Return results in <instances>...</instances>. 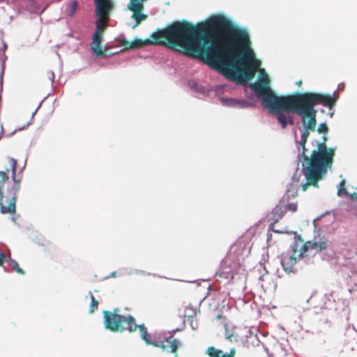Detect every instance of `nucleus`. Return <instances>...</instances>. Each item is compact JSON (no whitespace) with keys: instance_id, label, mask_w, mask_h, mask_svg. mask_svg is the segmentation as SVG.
<instances>
[{"instance_id":"1","label":"nucleus","mask_w":357,"mask_h":357,"mask_svg":"<svg viewBox=\"0 0 357 357\" xmlns=\"http://www.w3.org/2000/svg\"><path fill=\"white\" fill-rule=\"evenodd\" d=\"M123 44H129L130 49L151 45L174 50L179 47L185 56L204 61L231 81L252 79L260 66L250 49L247 30L223 15L214 16L197 26L187 20L176 21L158 29L150 38Z\"/></svg>"},{"instance_id":"2","label":"nucleus","mask_w":357,"mask_h":357,"mask_svg":"<svg viewBox=\"0 0 357 357\" xmlns=\"http://www.w3.org/2000/svg\"><path fill=\"white\" fill-rule=\"evenodd\" d=\"M310 131L304 128L299 142L298 149L302 148L301 156L305 161L303 171L306 183L301 185L303 191H306L310 185L318 187V182L322 179L328 169L331 168L335 156V149L326 146L327 138L326 136H323V141L317 142V149L313 150L310 155H308V150L305 147V144Z\"/></svg>"},{"instance_id":"3","label":"nucleus","mask_w":357,"mask_h":357,"mask_svg":"<svg viewBox=\"0 0 357 357\" xmlns=\"http://www.w3.org/2000/svg\"><path fill=\"white\" fill-rule=\"evenodd\" d=\"M310 131L304 128L299 142L298 149L302 148L301 156L305 161L303 171L306 183L301 185L303 191H306L310 185L318 187V182L322 179L328 169L331 168L335 156V149L326 146L327 138L326 136H323V141L317 142V149L313 150L310 155H308V150L305 147V144Z\"/></svg>"},{"instance_id":"4","label":"nucleus","mask_w":357,"mask_h":357,"mask_svg":"<svg viewBox=\"0 0 357 357\" xmlns=\"http://www.w3.org/2000/svg\"><path fill=\"white\" fill-rule=\"evenodd\" d=\"M338 96L335 93L332 96L312 92L296 93L278 101V105L286 109H291L294 113L301 115L303 120L308 118L305 128L314 132L317 124L314 106L320 104L332 108Z\"/></svg>"},{"instance_id":"5","label":"nucleus","mask_w":357,"mask_h":357,"mask_svg":"<svg viewBox=\"0 0 357 357\" xmlns=\"http://www.w3.org/2000/svg\"><path fill=\"white\" fill-rule=\"evenodd\" d=\"M269 78L265 73L261 76L259 81L252 84V89L256 92L259 98H262V105L264 107L269 109L270 112L277 114V119L283 129L287 128L288 123L294 125V120L293 116L286 114L284 112H294L291 109H286L278 105V101L282 99L285 96H278L269 87Z\"/></svg>"},{"instance_id":"6","label":"nucleus","mask_w":357,"mask_h":357,"mask_svg":"<svg viewBox=\"0 0 357 357\" xmlns=\"http://www.w3.org/2000/svg\"><path fill=\"white\" fill-rule=\"evenodd\" d=\"M119 312V310L118 308L114 309L113 312L107 310L103 312L105 328L112 332H123L128 330L130 333L135 332L138 328L140 331L141 337L146 344L154 347V344H156L157 342L151 340V336L144 324L137 325L133 317L130 315L126 317L120 314Z\"/></svg>"},{"instance_id":"7","label":"nucleus","mask_w":357,"mask_h":357,"mask_svg":"<svg viewBox=\"0 0 357 357\" xmlns=\"http://www.w3.org/2000/svg\"><path fill=\"white\" fill-rule=\"evenodd\" d=\"M115 4H112L98 10H95L96 16V31L93 36V40L91 44V49L98 56H105V52L102 49V35L107 28L108 22L110 20V15L114 10Z\"/></svg>"},{"instance_id":"8","label":"nucleus","mask_w":357,"mask_h":357,"mask_svg":"<svg viewBox=\"0 0 357 357\" xmlns=\"http://www.w3.org/2000/svg\"><path fill=\"white\" fill-rule=\"evenodd\" d=\"M10 168L0 171V189L2 195V204H9V199L15 197L20 189L19 181L16 179L17 161L14 158L8 160Z\"/></svg>"},{"instance_id":"9","label":"nucleus","mask_w":357,"mask_h":357,"mask_svg":"<svg viewBox=\"0 0 357 357\" xmlns=\"http://www.w3.org/2000/svg\"><path fill=\"white\" fill-rule=\"evenodd\" d=\"M328 246V242L324 238H314L313 241L303 243L301 236L294 237V243L292 245L293 255H297L300 257L307 255L310 250H315L318 252L326 250Z\"/></svg>"},{"instance_id":"10","label":"nucleus","mask_w":357,"mask_h":357,"mask_svg":"<svg viewBox=\"0 0 357 357\" xmlns=\"http://www.w3.org/2000/svg\"><path fill=\"white\" fill-rule=\"evenodd\" d=\"M181 345V342L174 338L173 335L167 337L162 341L157 342L156 344H154V347L161 348L162 351L174 354V357H178L177 350Z\"/></svg>"},{"instance_id":"11","label":"nucleus","mask_w":357,"mask_h":357,"mask_svg":"<svg viewBox=\"0 0 357 357\" xmlns=\"http://www.w3.org/2000/svg\"><path fill=\"white\" fill-rule=\"evenodd\" d=\"M209 357H235L236 351L234 347L229 349V352H224L222 350L216 349L214 347H209L206 351Z\"/></svg>"},{"instance_id":"12","label":"nucleus","mask_w":357,"mask_h":357,"mask_svg":"<svg viewBox=\"0 0 357 357\" xmlns=\"http://www.w3.org/2000/svg\"><path fill=\"white\" fill-rule=\"evenodd\" d=\"M221 102L225 106L238 108H245L251 105L248 101L234 98H221Z\"/></svg>"},{"instance_id":"13","label":"nucleus","mask_w":357,"mask_h":357,"mask_svg":"<svg viewBox=\"0 0 357 357\" xmlns=\"http://www.w3.org/2000/svg\"><path fill=\"white\" fill-rule=\"evenodd\" d=\"M281 264L286 272L290 273L294 265L296 263V258L294 256L282 254L281 255Z\"/></svg>"},{"instance_id":"14","label":"nucleus","mask_w":357,"mask_h":357,"mask_svg":"<svg viewBox=\"0 0 357 357\" xmlns=\"http://www.w3.org/2000/svg\"><path fill=\"white\" fill-rule=\"evenodd\" d=\"M16 206H15V197L9 199L8 206H4L2 204V195L1 190L0 189V212L3 214L10 213L13 214L15 213Z\"/></svg>"},{"instance_id":"15","label":"nucleus","mask_w":357,"mask_h":357,"mask_svg":"<svg viewBox=\"0 0 357 357\" xmlns=\"http://www.w3.org/2000/svg\"><path fill=\"white\" fill-rule=\"evenodd\" d=\"M147 0H130L128 8L132 12H142L144 9L143 3Z\"/></svg>"},{"instance_id":"16","label":"nucleus","mask_w":357,"mask_h":357,"mask_svg":"<svg viewBox=\"0 0 357 357\" xmlns=\"http://www.w3.org/2000/svg\"><path fill=\"white\" fill-rule=\"evenodd\" d=\"M225 336L226 339L231 342H237L239 340V333L236 329L229 332V330L225 328Z\"/></svg>"},{"instance_id":"17","label":"nucleus","mask_w":357,"mask_h":357,"mask_svg":"<svg viewBox=\"0 0 357 357\" xmlns=\"http://www.w3.org/2000/svg\"><path fill=\"white\" fill-rule=\"evenodd\" d=\"M132 17L135 20V24L132 26L133 29L137 27L143 20L147 18V15L143 14L142 12L132 13Z\"/></svg>"},{"instance_id":"18","label":"nucleus","mask_w":357,"mask_h":357,"mask_svg":"<svg viewBox=\"0 0 357 357\" xmlns=\"http://www.w3.org/2000/svg\"><path fill=\"white\" fill-rule=\"evenodd\" d=\"M95 10H100L112 4H114L113 0H94Z\"/></svg>"},{"instance_id":"19","label":"nucleus","mask_w":357,"mask_h":357,"mask_svg":"<svg viewBox=\"0 0 357 357\" xmlns=\"http://www.w3.org/2000/svg\"><path fill=\"white\" fill-rule=\"evenodd\" d=\"M286 211L285 206L284 208L276 207L273 214L275 222H278V219L282 218L284 215Z\"/></svg>"},{"instance_id":"20","label":"nucleus","mask_w":357,"mask_h":357,"mask_svg":"<svg viewBox=\"0 0 357 357\" xmlns=\"http://www.w3.org/2000/svg\"><path fill=\"white\" fill-rule=\"evenodd\" d=\"M90 296H91V305L89 309V312L90 314L94 312L96 310H98V301L96 299V298L93 296L91 292H90Z\"/></svg>"},{"instance_id":"21","label":"nucleus","mask_w":357,"mask_h":357,"mask_svg":"<svg viewBox=\"0 0 357 357\" xmlns=\"http://www.w3.org/2000/svg\"><path fill=\"white\" fill-rule=\"evenodd\" d=\"M68 15L70 17L74 16L75 13H76L77 8H78V2L75 0L72 1L69 5H68Z\"/></svg>"},{"instance_id":"22","label":"nucleus","mask_w":357,"mask_h":357,"mask_svg":"<svg viewBox=\"0 0 357 357\" xmlns=\"http://www.w3.org/2000/svg\"><path fill=\"white\" fill-rule=\"evenodd\" d=\"M8 263L11 266L13 270L15 271L16 273L20 275H23L24 273V271L20 267L18 263L16 261L13 259H10Z\"/></svg>"},{"instance_id":"23","label":"nucleus","mask_w":357,"mask_h":357,"mask_svg":"<svg viewBox=\"0 0 357 357\" xmlns=\"http://www.w3.org/2000/svg\"><path fill=\"white\" fill-rule=\"evenodd\" d=\"M337 195L339 196L348 195L347 190L345 188V180L344 179L341 181L338 185Z\"/></svg>"},{"instance_id":"24","label":"nucleus","mask_w":357,"mask_h":357,"mask_svg":"<svg viewBox=\"0 0 357 357\" xmlns=\"http://www.w3.org/2000/svg\"><path fill=\"white\" fill-rule=\"evenodd\" d=\"M297 208H298L297 202L289 203L285 206L286 210L290 211L291 212H296L297 211Z\"/></svg>"},{"instance_id":"25","label":"nucleus","mask_w":357,"mask_h":357,"mask_svg":"<svg viewBox=\"0 0 357 357\" xmlns=\"http://www.w3.org/2000/svg\"><path fill=\"white\" fill-rule=\"evenodd\" d=\"M317 131L319 133H324V134L327 133L328 131L327 125L325 123L319 124V126H318V128H317Z\"/></svg>"},{"instance_id":"26","label":"nucleus","mask_w":357,"mask_h":357,"mask_svg":"<svg viewBox=\"0 0 357 357\" xmlns=\"http://www.w3.org/2000/svg\"><path fill=\"white\" fill-rule=\"evenodd\" d=\"M290 195H291L292 197H296V196H297V192H294V191L291 192L290 190H288L287 193V200L289 199V197Z\"/></svg>"},{"instance_id":"27","label":"nucleus","mask_w":357,"mask_h":357,"mask_svg":"<svg viewBox=\"0 0 357 357\" xmlns=\"http://www.w3.org/2000/svg\"><path fill=\"white\" fill-rule=\"evenodd\" d=\"M5 259H6L5 254L1 252L0 253V266H2L3 264Z\"/></svg>"},{"instance_id":"28","label":"nucleus","mask_w":357,"mask_h":357,"mask_svg":"<svg viewBox=\"0 0 357 357\" xmlns=\"http://www.w3.org/2000/svg\"><path fill=\"white\" fill-rule=\"evenodd\" d=\"M272 227H273L272 230H273V231H274L275 233H283V231H280V230H278V229H274V228H273V225Z\"/></svg>"},{"instance_id":"29","label":"nucleus","mask_w":357,"mask_h":357,"mask_svg":"<svg viewBox=\"0 0 357 357\" xmlns=\"http://www.w3.org/2000/svg\"><path fill=\"white\" fill-rule=\"evenodd\" d=\"M296 84H297V85L300 86V85H301V84H302V81H301V80H300V81H298Z\"/></svg>"}]
</instances>
